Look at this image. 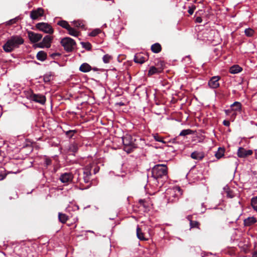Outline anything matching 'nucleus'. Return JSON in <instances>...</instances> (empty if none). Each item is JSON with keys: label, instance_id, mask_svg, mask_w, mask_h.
<instances>
[{"label": "nucleus", "instance_id": "obj_15", "mask_svg": "<svg viewBox=\"0 0 257 257\" xmlns=\"http://www.w3.org/2000/svg\"><path fill=\"white\" fill-rule=\"evenodd\" d=\"M191 157L194 160H201L204 157V154L202 152L195 151L192 153Z\"/></svg>", "mask_w": 257, "mask_h": 257}, {"label": "nucleus", "instance_id": "obj_25", "mask_svg": "<svg viewBox=\"0 0 257 257\" xmlns=\"http://www.w3.org/2000/svg\"><path fill=\"white\" fill-rule=\"evenodd\" d=\"M58 218L60 222L65 223L68 220L69 217L66 214L59 212L58 213Z\"/></svg>", "mask_w": 257, "mask_h": 257}, {"label": "nucleus", "instance_id": "obj_35", "mask_svg": "<svg viewBox=\"0 0 257 257\" xmlns=\"http://www.w3.org/2000/svg\"><path fill=\"white\" fill-rule=\"evenodd\" d=\"M83 48L87 50H90L91 49V45L89 42H81V43Z\"/></svg>", "mask_w": 257, "mask_h": 257}, {"label": "nucleus", "instance_id": "obj_37", "mask_svg": "<svg viewBox=\"0 0 257 257\" xmlns=\"http://www.w3.org/2000/svg\"><path fill=\"white\" fill-rule=\"evenodd\" d=\"M101 32V30L99 29L93 30L90 34L89 36L91 37H95Z\"/></svg>", "mask_w": 257, "mask_h": 257}, {"label": "nucleus", "instance_id": "obj_17", "mask_svg": "<svg viewBox=\"0 0 257 257\" xmlns=\"http://www.w3.org/2000/svg\"><path fill=\"white\" fill-rule=\"evenodd\" d=\"M231 111H242L241 104L239 102H234L230 105Z\"/></svg>", "mask_w": 257, "mask_h": 257}, {"label": "nucleus", "instance_id": "obj_46", "mask_svg": "<svg viewBox=\"0 0 257 257\" xmlns=\"http://www.w3.org/2000/svg\"><path fill=\"white\" fill-rule=\"evenodd\" d=\"M45 162L47 166L50 165L51 164V160L50 159H46Z\"/></svg>", "mask_w": 257, "mask_h": 257}, {"label": "nucleus", "instance_id": "obj_38", "mask_svg": "<svg viewBox=\"0 0 257 257\" xmlns=\"http://www.w3.org/2000/svg\"><path fill=\"white\" fill-rule=\"evenodd\" d=\"M111 59H112V57L108 54H106L103 57V61L105 63H109Z\"/></svg>", "mask_w": 257, "mask_h": 257}, {"label": "nucleus", "instance_id": "obj_45", "mask_svg": "<svg viewBox=\"0 0 257 257\" xmlns=\"http://www.w3.org/2000/svg\"><path fill=\"white\" fill-rule=\"evenodd\" d=\"M223 123L224 125L226 126H228L230 124V122L229 120H224L223 122Z\"/></svg>", "mask_w": 257, "mask_h": 257}, {"label": "nucleus", "instance_id": "obj_53", "mask_svg": "<svg viewBox=\"0 0 257 257\" xmlns=\"http://www.w3.org/2000/svg\"><path fill=\"white\" fill-rule=\"evenodd\" d=\"M119 104L120 105H123L124 104L123 103L120 102V103H119Z\"/></svg>", "mask_w": 257, "mask_h": 257}, {"label": "nucleus", "instance_id": "obj_54", "mask_svg": "<svg viewBox=\"0 0 257 257\" xmlns=\"http://www.w3.org/2000/svg\"><path fill=\"white\" fill-rule=\"evenodd\" d=\"M225 112H226V113L229 112V110H226V111H225Z\"/></svg>", "mask_w": 257, "mask_h": 257}, {"label": "nucleus", "instance_id": "obj_24", "mask_svg": "<svg viewBox=\"0 0 257 257\" xmlns=\"http://www.w3.org/2000/svg\"><path fill=\"white\" fill-rule=\"evenodd\" d=\"M137 235L138 238L141 240H147V239L145 237L144 233L142 229L139 226L137 228Z\"/></svg>", "mask_w": 257, "mask_h": 257}, {"label": "nucleus", "instance_id": "obj_16", "mask_svg": "<svg viewBox=\"0 0 257 257\" xmlns=\"http://www.w3.org/2000/svg\"><path fill=\"white\" fill-rule=\"evenodd\" d=\"M122 142L123 146L124 145H131L132 144H135L133 140V138L130 135H126L122 138Z\"/></svg>", "mask_w": 257, "mask_h": 257}, {"label": "nucleus", "instance_id": "obj_5", "mask_svg": "<svg viewBox=\"0 0 257 257\" xmlns=\"http://www.w3.org/2000/svg\"><path fill=\"white\" fill-rule=\"evenodd\" d=\"M29 98L30 100L32 101H34L36 102L39 103L41 104H43L46 102V97L42 94H35L33 92H32L29 96Z\"/></svg>", "mask_w": 257, "mask_h": 257}, {"label": "nucleus", "instance_id": "obj_41", "mask_svg": "<svg viewBox=\"0 0 257 257\" xmlns=\"http://www.w3.org/2000/svg\"><path fill=\"white\" fill-rule=\"evenodd\" d=\"M51 75H46L44 76V81L45 82H48L51 80Z\"/></svg>", "mask_w": 257, "mask_h": 257}, {"label": "nucleus", "instance_id": "obj_40", "mask_svg": "<svg viewBox=\"0 0 257 257\" xmlns=\"http://www.w3.org/2000/svg\"><path fill=\"white\" fill-rule=\"evenodd\" d=\"M76 132L75 130H70L66 132V135L68 137L71 138L73 137L74 134Z\"/></svg>", "mask_w": 257, "mask_h": 257}, {"label": "nucleus", "instance_id": "obj_43", "mask_svg": "<svg viewBox=\"0 0 257 257\" xmlns=\"http://www.w3.org/2000/svg\"><path fill=\"white\" fill-rule=\"evenodd\" d=\"M202 21V18L200 17H197L195 19V22L198 23H200Z\"/></svg>", "mask_w": 257, "mask_h": 257}, {"label": "nucleus", "instance_id": "obj_4", "mask_svg": "<svg viewBox=\"0 0 257 257\" xmlns=\"http://www.w3.org/2000/svg\"><path fill=\"white\" fill-rule=\"evenodd\" d=\"M36 28L37 29L47 34H52L54 32L53 29L48 23L44 22L37 23L36 25Z\"/></svg>", "mask_w": 257, "mask_h": 257}, {"label": "nucleus", "instance_id": "obj_39", "mask_svg": "<svg viewBox=\"0 0 257 257\" xmlns=\"http://www.w3.org/2000/svg\"><path fill=\"white\" fill-rule=\"evenodd\" d=\"M19 20V17H16L14 19H11L7 22V25H12L13 24L17 23L18 21Z\"/></svg>", "mask_w": 257, "mask_h": 257}, {"label": "nucleus", "instance_id": "obj_23", "mask_svg": "<svg viewBox=\"0 0 257 257\" xmlns=\"http://www.w3.org/2000/svg\"><path fill=\"white\" fill-rule=\"evenodd\" d=\"M242 70V68L237 65H233L230 68L229 72L231 74H236Z\"/></svg>", "mask_w": 257, "mask_h": 257}, {"label": "nucleus", "instance_id": "obj_48", "mask_svg": "<svg viewBox=\"0 0 257 257\" xmlns=\"http://www.w3.org/2000/svg\"><path fill=\"white\" fill-rule=\"evenodd\" d=\"M187 219L189 221L190 223L191 222V221H193L192 220V215H188L187 217Z\"/></svg>", "mask_w": 257, "mask_h": 257}, {"label": "nucleus", "instance_id": "obj_1", "mask_svg": "<svg viewBox=\"0 0 257 257\" xmlns=\"http://www.w3.org/2000/svg\"><path fill=\"white\" fill-rule=\"evenodd\" d=\"M24 42V40L22 37L18 36H13L7 41L3 48L6 52H11L14 48L19 47Z\"/></svg>", "mask_w": 257, "mask_h": 257}, {"label": "nucleus", "instance_id": "obj_31", "mask_svg": "<svg viewBox=\"0 0 257 257\" xmlns=\"http://www.w3.org/2000/svg\"><path fill=\"white\" fill-rule=\"evenodd\" d=\"M244 33L247 37H252L253 36L254 31L253 29L251 28H247L244 30Z\"/></svg>", "mask_w": 257, "mask_h": 257}, {"label": "nucleus", "instance_id": "obj_29", "mask_svg": "<svg viewBox=\"0 0 257 257\" xmlns=\"http://www.w3.org/2000/svg\"><path fill=\"white\" fill-rule=\"evenodd\" d=\"M57 25L66 30L70 26L68 22L65 20H61L57 22Z\"/></svg>", "mask_w": 257, "mask_h": 257}, {"label": "nucleus", "instance_id": "obj_21", "mask_svg": "<svg viewBox=\"0 0 257 257\" xmlns=\"http://www.w3.org/2000/svg\"><path fill=\"white\" fill-rule=\"evenodd\" d=\"M151 49L153 52L158 53L161 51L162 46L159 43H156L152 45Z\"/></svg>", "mask_w": 257, "mask_h": 257}, {"label": "nucleus", "instance_id": "obj_36", "mask_svg": "<svg viewBox=\"0 0 257 257\" xmlns=\"http://www.w3.org/2000/svg\"><path fill=\"white\" fill-rule=\"evenodd\" d=\"M153 136L154 139L156 141L162 142V143H163L164 144L166 143V142L163 141V138H162L160 136H159L158 134H153Z\"/></svg>", "mask_w": 257, "mask_h": 257}, {"label": "nucleus", "instance_id": "obj_28", "mask_svg": "<svg viewBox=\"0 0 257 257\" xmlns=\"http://www.w3.org/2000/svg\"><path fill=\"white\" fill-rule=\"evenodd\" d=\"M68 32V34L72 36L77 37L79 36L80 32L76 31L74 28L71 26L67 30Z\"/></svg>", "mask_w": 257, "mask_h": 257}, {"label": "nucleus", "instance_id": "obj_42", "mask_svg": "<svg viewBox=\"0 0 257 257\" xmlns=\"http://www.w3.org/2000/svg\"><path fill=\"white\" fill-rule=\"evenodd\" d=\"M60 56V54L58 53H54L50 55L51 57H52L53 59H55L56 56Z\"/></svg>", "mask_w": 257, "mask_h": 257}, {"label": "nucleus", "instance_id": "obj_44", "mask_svg": "<svg viewBox=\"0 0 257 257\" xmlns=\"http://www.w3.org/2000/svg\"><path fill=\"white\" fill-rule=\"evenodd\" d=\"M195 9V7L194 8H190L188 11V13L190 14V15H192L194 13V9Z\"/></svg>", "mask_w": 257, "mask_h": 257}, {"label": "nucleus", "instance_id": "obj_51", "mask_svg": "<svg viewBox=\"0 0 257 257\" xmlns=\"http://www.w3.org/2000/svg\"><path fill=\"white\" fill-rule=\"evenodd\" d=\"M98 171V170L97 168H95L94 170V173L96 174Z\"/></svg>", "mask_w": 257, "mask_h": 257}, {"label": "nucleus", "instance_id": "obj_20", "mask_svg": "<svg viewBox=\"0 0 257 257\" xmlns=\"http://www.w3.org/2000/svg\"><path fill=\"white\" fill-rule=\"evenodd\" d=\"M91 70V67L88 63H84L79 67V70L83 72H88Z\"/></svg>", "mask_w": 257, "mask_h": 257}, {"label": "nucleus", "instance_id": "obj_7", "mask_svg": "<svg viewBox=\"0 0 257 257\" xmlns=\"http://www.w3.org/2000/svg\"><path fill=\"white\" fill-rule=\"evenodd\" d=\"M52 40V37L49 35H46L44 37L41 42L37 44V47L39 48H50L51 46V43Z\"/></svg>", "mask_w": 257, "mask_h": 257}, {"label": "nucleus", "instance_id": "obj_27", "mask_svg": "<svg viewBox=\"0 0 257 257\" xmlns=\"http://www.w3.org/2000/svg\"><path fill=\"white\" fill-rule=\"evenodd\" d=\"M225 150L223 148H219L215 154V156L217 159L222 158L224 154Z\"/></svg>", "mask_w": 257, "mask_h": 257}, {"label": "nucleus", "instance_id": "obj_13", "mask_svg": "<svg viewBox=\"0 0 257 257\" xmlns=\"http://www.w3.org/2000/svg\"><path fill=\"white\" fill-rule=\"evenodd\" d=\"M252 154L251 150H246L242 148H239L237 151V155L239 158H244Z\"/></svg>", "mask_w": 257, "mask_h": 257}, {"label": "nucleus", "instance_id": "obj_6", "mask_svg": "<svg viewBox=\"0 0 257 257\" xmlns=\"http://www.w3.org/2000/svg\"><path fill=\"white\" fill-rule=\"evenodd\" d=\"M169 191L170 194L175 197L174 199H171L170 197L168 199L169 201L171 202L178 200L179 199V196L182 195V191L179 187H175Z\"/></svg>", "mask_w": 257, "mask_h": 257}, {"label": "nucleus", "instance_id": "obj_49", "mask_svg": "<svg viewBox=\"0 0 257 257\" xmlns=\"http://www.w3.org/2000/svg\"><path fill=\"white\" fill-rule=\"evenodd\" d=\"M227 196L230 197V198H232L233 197V195H231L229 192L227 193Z\"/></svg>", "mask_w": 257, "mask_h": 257}, {"label": "nucleus", "instance_id": "obj_33", "mask_svg": "<svg viewBox=\"0 0 257 257\" xmlns=\"http://www.w3.org/2000/svg\"><path fill=\"white\" fill-rule=\"evenodd\" d=\"M190 226L191 228H196L200 229V223L197 221H191Z\"/></svg>", "mask_w": 257, "mask_h": 257}, {"label": "nucleus", "instance_id": "obj_52", "mask_svg": "<svg viewBox=\"0 0 257 257\" xmlns=\"http://www.w3.org/2000/svg\"><path fill=\"white\" fill-rule=\"evenodd\" d=\"M139 202L141 204H143L144 201L143 200H140Z\"/></svg>", "mask_w": 257, "mask_h": 257}, {"label": "nucleus", "instance_id": "obj_9", "mask_svg": "<svg viewBox=\"0 0 257 257\" xmlns=\"http://www.w3.org/2000/svg\"><path fill=\"white\" fill-rule=\"evenodd\" d=\"M44 11L42 8H39L30 12V18L33 20H37L39 17L44 15Z\"/></svg>", "mask_w": 257, "mask_h": 257}, {"label": "nucleus", "instance_id": "obj_47", "mask_svg": "<svg viewBox=\"0 0 257 257\" xmlns=\"http://www.w3.org/2000/svg\"><path fill=\"white\" fill-rule=\"evenodd\" d=\"M70 149H72V151L73 152H76L77 151V148L75 146H73L70 148Z\"/></svg>", "mask_w": 257, "mask_h": 257}, {"label": "nucleus", "instance_id": "obj_11", "mask_svg": "<svg viewBox=\"0 0 257 257\" xmlns=\"http://www.w3.org/2000/svg\"><path fill=\"white\" fill-rule=\"evenodd\" d=\"M220 77L219 76L212 77L208 82V86L213 89L217 88L219 86V80Z\"/></svg>", "mask_w": 257, "mask_h": 257}, {"label": "nucleus", "instance_id": "obj_2", "mask_svg": "<svg viewBox=\"0 0 257 257\" xmlns=\"http://www.w3.org/2000/svg\"><path fill=\"white\" fill-rule=\"evenodd\" d=\"M152 176L156 179L167 177L168 168L166 165L158 164L152 169Z\"/></svg>", "mask_w": 257, "mask_h": 257}, {"label": "nucleus", "instance_id": "obj_34", "mask_svg": "<svg viewBox=\"0 0 257 257\" xmlns=\"http://www.w3.org/2000/svg\"><path fill=\"white\" fill-rule=\"evenodd\" d=\"M192 133L193 131L191 130H184L180 133V136H185L188 135L192 134Z\"/></svg>", "mask_w": 257, "mask_h": 257}, {"label": "nucleus", "instance_id": "obj_18", "mask_svg": "<svg viewBox=\"0 0 257 257\" xmlns=\"http://www.w3.org/2000/svg\"><path fill=\"white\" fill-rule=\"evenodd\" d=\"M256 222V219L254 217H249L244 220V225L246 226H250Z\"/></svg>", "mask_w": 257, "mask_h": 257}, {"label": "nucleus", "instance_id": "obj_50", "mask_svg": "<svg viewBox=\"0 0 257 257\" xmlns=\"http://www.w3.org/2000/svg\"><path fill=\"white\" fill-rule=\"evenodd\" d=\"M252 257H257V252H254L253 253Z\"/></svg>", "mask_w": 257, "mask_h": 257}, {"label": "nucleus", "instance_id": "obj_3", "mask_svg": "<svg viewBox=\"0 0 257 257\" xmlns=\"http://www.w3.org/2000/svg\"><path fill=\"white\" fill-rule=\"evenodd\" d=\"M60 43L67 52H72L76 46L75 41L70 37H65L62 39Z\"/></svg>", "mask_w": 257, "mask_h": 257}, {"label": "nucleus", "instance_id": "obj_55", "mask_svg": "<svg viewBox=\"0 0 257 257\" xmlns=\"http://www.w3.org/2000/svg\"><path fill=\"white\" fill-rule=\"evenodd\" d=\"M27 257H30V255H29V254H28V255H27Z\"/></svg>", "mask_w": 257, "mask_h": 257}, {"label": "nucleus", "instance_id": "obj_26", "mask_svg": "<svg viewBox=\"0 0 257 257\" xmlns=\"http://www.w3.org/2000/svg\"><path fill=\"white\" fill-rule=\"evenodd\" d=\"M123 150L127 153H130L132 152L134 150L137 148L136 144H132L131 145H124L123 146Z\"/></svg>", "mask_w": 257, "mask_h": 257}, {"label": "nucleus", "instance_id": "obj_30", "mask_svg": "<svg viewBox=\"0 0 257 257\" xmlns=\"http://www.w3.org/2000/svg\"><path fill=\"white\" fill-rule=\"evenodd\" d=\"M72 23L75 27L78 28H81L82 29H84L85 27V25L83 24V21L81 20L74 21L72 22Z\"/></svg>", "mask_w": 257, "mask_h": 257}, {"label": "nucleus", "instance_id": "obj_12", "mask_svg": "<svg viewBox=\"0 0 257 257\" xmlns=\"http://www.w3.org/2000/svg\"><path fill=\"white\" fill-rule=\"evenodd\" d=\"M91 165L87 166L83 172V180L84 182L88 183L90 179Z\"/></svg>", "mask_w": 257, "mask_h": 257}, {"label": "nucleus", "instance_id": "obj_8", "mask_svg": "<svg viewBox=\"0 0 257 257\" xmlns=\"http://www.w3.org/2000/svg\"><path fill=\"white\" fill-rule=\"evenodd\" d=\"M28 36L30 41L35 43L39 42L42 38L43 35L41 34L36 33L32 31L28 32Z\"/></svg>", "mask_w": 257, "mask_h": 257}, {"label": "nucleus", "instance_id": "obj_22", "mask_svg": "<svg viewBox=\"0 0 257 257\" xmlns=\"http://www.w3.org/2000/svg\"><path fill=\"white\" fill-rule=\"evenodd\" d=\"M162 69L160 68H156L155 66H151L148 72V75L151 76L155 74L161 72Z\"/></svg>", "mask_w": 257, "mask_h": 257}, {"label": "nucleus", "instance_id": "obj_19", "mask_svg": "<svg viewBox=\"0 0 257 257\" xmlns=\"http://www.w3.org/2000/svg\"><path fill=\"white\" fill-rule=\"evenodd\" d=\"M47 53L43 51L38 52L36 55L37 59L41 61H45L47 59Z\"/></svg>", "mask_w": 257, "mask_h": 257}, {"label": "nucleus", "instance_id": "obj_32", "mask_svg": "<svg viewBox=\"0 0 257 257\" xmlns=\"http://www.w3.org/2000/svg\"><path fill=\"white\" fill-rule=\"evenodd\" d=\"M251 205L253 209L257 212V197H253L251 199Z\"/></svg>", "mask_w": 257, "mask_h": 257}, {"label": "nucleus", "instance_id": "obj_14", "mask_svg": "<svg viewBox=\"0 0 257 257\" xmlns=\"http://www.w3.org/2000/svg\"><path fill=\"white\" fill-rule=\"evenodd\" d=\"M73 175L71 173H65L62 174L60 177V180L63 183H69L72 181Z\"/></svg>", "mask_w": 257, "mask_h": 257}, {"label": "nucleus", "instance_id": "obj_10", "mask_svg": "<svg viewBox=\"0 0 257 257\" xmlns=\"http://www.w3.org/2000/svg\"><path fill=\"white\" fill-rule=\"evenodd\" d=\"M148 59V56L143 53H137L135 55L134 60L137 63L143 64Z\"/></svg>", "mask_w": 257, "mask_h": 257}]
</instances>
